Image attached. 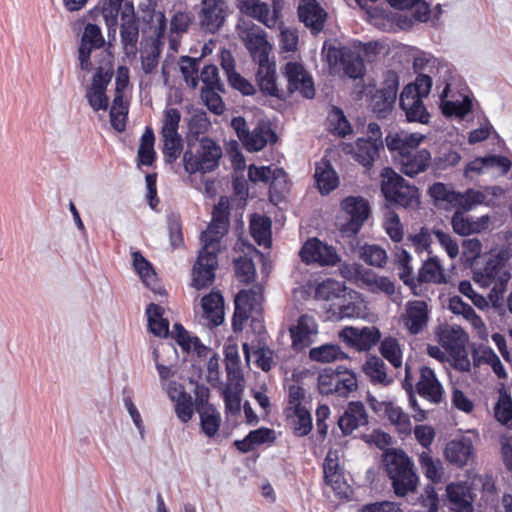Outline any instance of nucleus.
<instances>
[{
    "mask_svg": "<svg viewBox=\"0 0 512 512\" xmlns=\"http://www.w3.org/2000/svg\"><path fill=\"white\" fill-rule=\"evenodd\" d=\"M228 227V224L211 221L201 233L202 247L192 268V286L197 290L208 288L214 282L221 239L228 232Z\"/></svg>",
    "mask_w": 512,
    "mask_h": 512,
    "instance_id": "nucleus-1",
    "label": "nucleus"
},
{
    "mask_svg": "<svg viewBox=\"0 0 512 512\" xmlns=\"http://www.w3.org/2000/svg\"><path fill=\"white\" fill-rule=\"evenodd\" d=\"M383 466L397 496L404 497L416 490L418 476L413 462L403 450H386L383 454Z\"/></svg>",
    "mask_w": 512,
    "mask_h": 512,
    "instance_id": "nucleus-2",
    "label": "nucleus"
},
{
    "mask_svg": "<svg viewBox=\"0 0 512 512\" xmlns=\"http://www.w3.org/2000/svg\"><path fill=\"white\" fill-rule=\"evenodd\" d=\"M221 147L211 138L203 136L200 141L190 140L183 155L184 169L189 174H205L219 166Z\"/></svg>",
    "mask_w": 512,
    "mask_h": 512,
    "instance_id": "nucleus-3",
    "label": "nucleus"
},
{
    "mask_svg": "<svg viewBox=\"0 0 512 512\" xmlns=\"http://www.w3.org/2000/svg\"><path fill=\"white\" fill-rule=\"evenodd\" d=\"M381 191L390 204L396 207L414 208L419 204L418 189L408 184L393 169L386 167L381 172Z\"/></svg>",
    "mask_w": 512,
    "mask_h": 512,
    "instance_id": "nucleus-4",
    "label": "nucleus"
},
{
    "mask_svg": "<svg viewBox=\"0 0 512 512\" xmlns=\"http://www.w3.org/2000/svg\"><path fill=\"white\" fill-rule=\"evenodd\" d=\"M358 389V379L354 371L339 365L333 369L324 368L318 375V390L322 395H336L347 398Z\"/></svg>",
    "mask_w": 512,
    "mask_h": 512,
    "instance_id": "nucleus-5",
    "label": "nucleus"
},
{
    "mask_svg": "<svg viewBox=\"0 0 512 512\" xmlns=\"http://www.w3.org/2000/svg\"><path fill=\"white\" fill-rule=\"evenodd\" d=\"M508 257L504 252L491 254L482 268L474 270V280L482 287L492 286L491 294H502L506 290L510 273L506 268Z\"/></svg>",
    "mask_w": 512,
    "mask_h": 512,
    "instance_id": "nucleus-6",
    "label": "nucleus"
},
{
    "mask_svg": "<svg viewBox=\"0 0 512 512\" xmlns=\"http://www.w3.org/2000/svg\"><path fill=\"white\" fill-rule=\"evenodd\" d=\"M263 301V288L259 285L248 290H240L235 296V309L232 318L234 332L243 330L244 323L249 319L252 311L258 310Z\"/></svg>",
    "mask_w": 512,
    "mask_h": 512,
    "instance_id": "nucleus-7",
    "label": "nucleus"
},
{
    "mask_svg": "<svg viewBox=\"0 0 512 512\" xmlns=\"http://www.w3.org/2000/svg\"><path fill=\"white\" fill-rule=\"evenodd\" d=\"M399 89V76L395 71L388 70L382 82L371 97V107L379 118H385L391 112L397 98Z\"/></svg>",
    "mask_w": 512,
    "mask_h": 512,
    "instance_id": "nucleus-8",
    "label": "nucleus"
},
{
    "mask_svg": "<svg viewBox=\"0 0 512 512\" xmlns=\"http://www.w3.org/2000/svg\"><path fill=\"white\" fill-rule=\"evenodd\" d=\"M239 36L244 42L254 62H267L271 46L267 41L265 31L254 23L244 22L239 26Z\"/></svg>",
    "mask_w": 512,
    "mask_h": 512,
    "instance_id": "nucleus-9",
    "label": "nucleus"
},
{
    "mask_svg": "<svg viewBox=\"0 0 512 512\" xmlns=\"http://www.w3.org/2000/svg\"><path fill=\"white\" fill-rule=\"evenodd\" d=\"M301 260L305 264L319 266H334L340 262V257L334 247L327 245L318 238H309L300 250Z\"/></svg>",
    "mask_w": 512,
    "mask_h": 512,
    "instance_id": "nucleus-10",
    "label": "nucleus"
},
{
    "mask_svg": "<svg viewBox=\"0 0 512 512\" xmlns=\"http://www.w3.org/2000/svg\"><path fill=\"white\" fill-rule=\"evenodd\" d=\"M342 209L349 215V219L341 226L344 236L356 235L369 216L368 202L362 197H346L341 203Z\"/></svg>",
    "mask_w": 512,
    "mask_h": 512,
    "instance_id": "nucleus-11",
    "label": "nucleus"
},
{
    "mask_svg": "<svg viewBox=\"0 0 512 512\" xmlns=\"http://www.w3.org/2000/svg\"><path fill=\"white\" fill-rule=\"evenodd\" d=\"M120 37L124 53L135 57L138 51L139 22L132 2H126L121 14Z\"/></svg>",
    "mask_w": 512,
    "mask_h": 512,
    "instance_id": "nucleus-12",
    "label": "nucleus"
},
{
    "mask_svg": "<svg viewBox=\"0 0 512 512\" xmlns=\"http://www.w3.org/2000/svg\"><path fill=\"white\" fill-rule=\"evenodd\" d=\"M436 337L439 344L454 360L467 358L465 345L468 341V335L461 327L448 324L440 325L437 328Z\"/></svg>",
    "mask_w": 512,
    "mask_h": 512,
    "instance_id": "nucleus-13",
    "label": "nucleus"
},
{
    "mask_svg": "<svg viewBox=\"0 0 512 512\" xmlns=\"http://www.w3.org/2000/svg\"><path fill=\"white\" fill-rule=\"evenodd\" d=\"M151 21L155 24L154 26V39L151 45V50L141 59L142 69L145 74H151L154 72L159 64V58L161 55V46L163 45V39L167 28V20L163 12H154L151 16Z\"/></svg>",
    "mask_w": 512,
    "mask_h": 512,
    "instance_id": "nucleus-14",
    "label": "nucleus"
},
{
    "mask_svg": "<svg viewBox=\"0 0 512 512\" xmlns=\"http://www.w3.org/2000/svg\"><path fill=\"white\" fill-rule=\"evenodd\" d=\"M282 73L287 79L290 93L299 91L305 98L311 99L314 97V82L301 63L287 62L283 67Z\"/></svg>",
    "mask_w": 512,
    "mask_h": 512,
    "instance_id": "nucleus-15",
    "label": "nucleus"
},
{
    "mask_svg": "<svg viewBox=\"0 0 512 512\" xmlns=\"http://www.w3.org/2000/svg\"><path fill=\"white\" fill-rule=\"evenodd\" d=\"M201 4L199 14L201 27L209 33H216L229 14L226 0H202Z\"/></svg>",
    "mask_w": 512,
    "mask_h": 512,
    "instance_id": "nucleus-16",
    "label": "nucleus"
},
{
    "mask_svg": "<svg viewBox=\"0 0 512 512\" xmlns=\"http://www.w3.org/2000/svg\"><path fill=\"white\" fill-rule=\"evenodd\" d=\"M104 44L105 40L99 26L88 23L84 28L78 49V59L81 70L87 72L91 71V53L94 49L103 47Z\"/></svg>",
    "mask_w": 512,
    "mask_h": 512,
    "instance_id": "nucleus-17",
    "label": "nucleus"
},
{
    "mask_svg": "<svg viewBox=\"0 0 512 512\" xmlns=\"http://www.w3.org/2000/svg\"><path fill=\"white\" fill-rule=\"evenodd\" d=\"M429 318L428 305L423 300L408 301L401 316L403 326L410 335L422 333L427 328Z\"/></svg>",
    "mask_w": 512,
    "mask_h": 512,
    "instance_id": "nucleus-18",
    "label": "nucleus"
},
{
    "mask_svg": "<svg viewBox=\"0 0 512 512\" xmlns=\"http://www.w3.org/2000/svg\"><path fill=\"white\" fill-rule=\"evenodd\" d=\"M346 153L366 169H371L384 151V142H373L369 139L357 138L354 144L347 145Z\"/></svg>",
    "mask_w": 512,
    "mask_h": 512,
    "instance_id": "nucleus-19",
    "label": "nucleus"
},
{
    "mask_svg": "<svg viewBox=\"0 0 512 512\" xmlns=\"http://www.w3.org/2000/svg\"><path fill=\"white\" fill-rule=\"evenodd\" d=\"M339 335L348 346L358 351L370 350L381 338V333L375 326L363 327L361 329L345 327Z\"/></svg>",
    "mask_w": 512,
    "mask_h": 512,
    "instance_id": "nucleus-20",
    "label": "nucleus"
},
{
    "mask_svg": "<svg viewBox=\"0 0 512 512\" xmlns=\"http://www.w3.org/2000/svg\"><path fill=\"white\" fill-rule=\"evenodd\" d=\"M444 455L450 464L463 468L474 461L476 451L472 439L461 436L446 444Z\"/></svg>",
    "mask_w": 512,
    "mask_h": 512,
    "instance_id": "nucleus-21",
    "label": "nucleus"
},
{
    "mask_svg": "<svg viewBox=\"0 0 512 512\" xmlns=\"http://www.w3.org/2000/svg\"><path fill=\"white\" fill-rule=\"evenodd\" d=\"M415 387L418 395L423 399L433 404L442 402L444 389L432 368L425 365L420 367L419 380Z\"/></svg>",
    "mask_w": 512,
    "mask_h": 512,
    "instance_id": "nucleus-22",
    "label": "nucleus"
},
{
    "mask_svg": "<svg viewBox=\"0 0 512 512\" xmlns=\"http://www.w3.org/2000/svg\"><path fill=\"white\" fill-rule=\"evenodd\" d=\"M369 423V415L361 401H351L347 404L337 424L344 436L351 435L356 429Z\"/></svg>",
    "mask_w": 512,
    "mask_h": 512,
    "instance_id": "nucleus-23",
    "label": "nucleus"
},
{
    "mask_svg": "<svg viewBox=\"0 0 512 512\" xmlns=\"http://www.w3.org/2000/svg\"><path fill=\"white\" fill-rule=\"evenodd\" d=\"M398 162L403 174L414 177L428 168L431 162V153L427 149H409L408 152L401 153Z\"/></svg>",
    "mask_w": 512,
    "mask_h": 512,
    "instance_id": "nucleus-24",
    "label": "nucleus"
},
{
    "mask_svg": "<svg viewBox=\"0 0 512 512\" xmlns=\"http://www.w3.org/2000/svg\"><path fill=\"white\" fill-rule=\"evenodd\" d=\"M124 0H100L98 4L91 10V14L97 18L102 16L108 29V35H115L118 26V17L121 16Z\"/></svg>",
    "mask_w": 512,
    "mask_h": 512,
    "instance_id": "nucleus-25",
    "label": "nucleus"
},
{
    "mask_svg": "<svg viewBox=\"0 0 512 512\" xmlns=\"http://www.w3.org/2000/svg\"><path fill=\"white\" fill-rule=\"evenodd\" d=\"M298 16L300 21L311 29L312 33H319L326 20V12L316 0H304L298 8Z\"/></svg>",
    "mask_w": 512,
    "mask_h": 512,
    "instance_id": "nucleus-26",
    "label": "nucleus"
},
{
    "mask_svg": "<svg viewBox=\"0 0 512 512\" xmlns=\"http://www.w3.org/2000/svg\"><path fill=\"white\" fill-rule=\"evenodd\" d=\"M256 71V81L260 91L267 96L281 98L276 80V64L275 61L267 60V62H259Z\"/></svg>",
    "mask_w": 512,
    "mask_h": 512,
    "instance_id": "nucleus-27",
    "label": "nucleus"
},
{
    "mask_svg": "<svg viewBox=\"0 0 512 512\" xmlns=\"http://www.w3.org/2000/svg\"><path fill=\"white\" fill-rule=\"evenodd\" d=\"M293 348L300 350L311 344L310 336L317 332V325L312 316L301 315L295 326L289 329Z\"/></svg>",
    "mask_w": 512,
    "mask_h": 512,
    "instance_id": "nucleus-28",
    "label": "nucleus"
},
{
    "mask_svg": "<svg viewBox=\"0 0 512 512\" xmlns=\"http://www.w3.org/2000/svg\"><path fill=\"white\" fill-rule=\"evenodd\" d=\"M277 141L276 133L267 124H258L252 131H249L242 140L244 148L248 152L261 151L268 143Z\"/></svg>",
    "mask_w": 512,
    "mask_h": 512,
    "instance_id": "nucleus-29",
    "label": "nucleus"
},
{
    "mask_svg": "<svg viewBox=\"0 0 512 512\" xmlns=\"http://www.w3.org/2000/svg\"><path fill=\"white\" fill-rule=\"evenodd\" d=\"M314 178L322 195H327L339 185V177L329 160L316 163Z\"/></svg>",
    "mask_w": 512,
    "mask_h": 512,
    "instance_id": "nucleus-30",
    "label": "nucleus"
},
{
    "mask_svg": "<svg viewBox=\"0 0 512 512\" xmlns=\"http://www.w3.org/2000/svg\"><path fill=\"white\" fill-rule=\"evenodd\" d=\"M399 105L405 112L408 122H418L421 124L429 122L430 114L423 103V98L400 94Z\"/></svg>",
    "mask_w": 512,
    "mask_h": 512,
    "instance_id": "nucleus-31",
    "label": "nucleus"
},
{
    "mask_svg": "<svg viewBox=\"0 0 512 512\" xmlns=\"http://www.w3.org/2000/svg\"><path fill=\"white\" fill-rule=\"evenodd\" d=\"M424 138L425 136L420 133H389L385 138V143L387 148L391 152H397L398 158H400L401 153H406L409 149H416Z\"/></svg>",
    "mask_w": 512,
    "mask_h": 512,
    "instance_id": "nucleus-32",
    "label": "nucleus"
},
{
    "mask_svg": "<svg viewBox=\"0 0 512 512\" xmlns=\"http://www.w3.org/2000/svg\"><path fill=\"white\" fill-rule=\"evenodd\" d=\"M224 361L229 383L235 387L241 386L244 377L236 344H228L224 347Z\"/></svg>",
    "mask_w": 512,
    "mask_h": 512,
    "instance_id": "nucleus-33",
    "label": "nucleus"
},
{
    "mask_svg": "<svg viewBox=\"0 0 512 512\" xmlns=\"http://www.w3.org/2000/svg\"><path fill=\"white\" fill-rule=\"evenodd\" d=\"M204 316L213 326H219L224 320V299L220 292H210L202 298Z\"/></svg>",
    "mask_w": 512,
    "mask_h": 512,
    "instance_id": "nucleus-34",
    "label": "nucleus"
},
{
    "mask_svg": "<svg viewBox=\"0 0 512 512\" xmlns=\"http://www.w3.org/2000/svg\"><path fill=\"white\" fill-rule=\"evenodd\" d=\"M193 15L190 12L178 11L173 14L170 20L169 43L173 51L178 50L180 44L179 36L186 33L193 22Z\"/></svg>",
    "mask_w": 512,
    "mask_h": 512,
    "instance_id": "nucleus-35",
    "label": "nucleus"
},
{
    "mask_svg": "<svg viewBox=\"0 0 512 512\" xmlns=\"http://www.w3.org/2000/svg\"><path fill=\"white\" fill-rule=\"evenodd\" d=\"M249 180L270 184V190L275 189L277 183L282 179L285 182L286 173L282 168L272 169L270 166L251 165L248 169Z\"/></svg>",
    "mask_w": 512,
    "mask_h": 512,
    "instance_id": "nucleus-36",
    "label": "nucleus"
},
{
    "mask_svg": "<svg viewBox=\"0 0 512 512\" xmlns=\"http://www.w3.org/2000/svg\"><path fill=\"white\" fill-rule=\"evenodd\" d=\"M363 372L374 385L388 386L393 379L387 375L386 365L378 356L369 357L362 367Z\"/></svg>",
    "mask_w": 512,
    "mask_h": 512,
    "instance_id": "nucleus-37",
    "label": "nucleus"
},
{
    "mask_svg": "<svg viewBox=\"0 0 512 512\" xmlns=\"http://www.w3.org/2000/svg\"><path fill=\"white\" fill-rule=\"evenodd\" d=\"M164 309L155 303L146 308L148 327L152 334L158 337H167L169 334V321L163 318Z\"/></svg>",
    "mask_w": 512,
    "mask_h": 512,
    "instance_id": "nucleus-38",
    "label": "nucleus"
},
{
    "mask_svg": "<svg viewBox=\"0 0 512 512\" xmlns=\"http://www.w3.org/2000/svg\"><path fill=\"white\" fill-rule=\"evenodd\" d=\"M133 258V267L137 274L140 276L142 281L154 292L162 294L164 290L160 288H156L153 283L156 282V272L152 266V264L142 255L140 251H135L132 253Z\"/></svg>",
    "mask_w": 512,
    "mask_h": 512,
    "instance_id": "nucleus-39",
    "label": "nucleus"
},
{
    "mask_svg": "<svg viewBox=\"0 0 512 512\" xmlns=\"http://www.w3.org/2000/svg\"><path fill=\"white\" fill-rule=\"evenodd\" d=\"M412 257L411 255L404 249H400L396 253L395 264L398 270V276L403 281V283L409 286L414 294H416L417 287V276L413 275V267L411 265Z\"/></svg>",
    "mask_w": 512,
    "mask_h": 512,
    "instance_id": "nucleus-40",
    "label": "nucleus"
},
{
    "mask_svg": "<svg viewBox=\"0 0 512 512\" xmlns=\"http://www.w3.org/2000/svg\"><path fill=\"white\" fill-rule=\"evenodd\" d=\"M445 281L443 268L437 257L428 258L417 275V284L442 283Z\"/></svg>",
    "mask_w": 512,
    "mask_h": 512,
    "instance_id": "nucleus-41",
    "label": "nucleus"
},
{
    "mask_svg": "<svg viewBox=\"0 0 512 512\" xmlns=\"http://www.w3.org/2000/svg\"><path fill=\"white\" fill-rule=\"evenodd\" d=\"M447 496L449 501L459 512H473L472 500L469 499L468 489L458 483H451L447 486Z\"/></svg>",
    "mask_w": 512,
    "mask_h": 512,
    "instance_id": "nucleus-42",
    "label": "nucleus"
},
{
    "mask_svg": "<svg viewBox=\"0 0 512 512\" xmlns=\"http://www.w3.org/2000/svg\"><path fill=\"white\" fill-rule=\"evenodd\" d=\"M155 134L151 127L147 126L141 136L138 149V163L144 166H151L156 160L154 149Z\"/></svg>",
    "mask_w": 512,
    "mask_h": 512,
    "instance_id": "nucleus-43",
    "label": "nucleus"
},
{
    "mask_svg": "<svg viewBox=\"0 0 512 512\" xmlns=\"http://www.w3.org/2000/svg\"><path fill=\"white\" fill-rule=\"evenodd\" d=\"M379 352L394 368L402 366L403 351L398 339L385 337L380 343Z\"/></svg>",
    "mask_w": 512,
    "mask_h": 512,
    "instance_id": "nucleus-44",
    "label": "nucleus"
},
{
    "mask_svg": "<svg viewBox=\"0 0 512 512\" xmlns=\"http://www.w3.org/2000/svg\"><path fill=\"white\" fill-rule=\"evenodd\" d=\"M419 465L425 477L432 483H439L443 476V466L439 459H434L430 451H423L419 455Z\"/></svg>",
    "mask_w": 512,
    "mask_h": 512,
    "instance_id": "nucleus-45",
    "label": "nucleus"
},
{
    "mask_svg": "<svg viewBox=\"0 0 512 512\" xmlns=\"http://www.w3.org/2000/svg\"><path fill=\"white\" fill-rule=\"evenodd\" d=\"M328 130L339 137H345L352 133V127L344 112L339 107L333 106L328 114Z\"/></svg>",
    "mask_w": 512,
    "mask_h": 512,
    "instance_id": "nucleus-46",
    "label": "nucleus"
},
{
    "mask_svg": "<svg viewBox=\"0 0 512 512\" xmlns=\"http://www.w3.org/2000/svg\"><path fill=\"white\" fill-rule=\"evenodd\" d=\"M309 357L313 361L329 363L336 360H342L347 358L339 345L336 344H324L319 347L312 348L309 351Z\"/></svg>",
    "mask_w": 512,
    "mask_h": 512,
    "instance_id": "nucleus-47",
    "label": "nucleus"
},
{
    "mask_svg": "<svg viewBox=\"0 0 512 512\" xmlns=\"http://www.w3.org/2000/svg\"><path fill=\"white\" fill-rule=\"evenodd\" d=\"M162 153L168 162H174L182 153L183 140L179 133H161Z\"/></svg>",
    "mask_w": 512,
    "mask_h": 512,
    "instance_id": "nucleus-48",
    "label": "nucleus"
},
{
    "mask_svg": "<svg viewBox=\"0 0 512 512\" xmlns=\"http://www.w3.org/2000/svg\"><path fill=\"white\" fill-rule=\"evenodd\" d=\"M211 122L205 112L195 113L192 115L188 124L187 143L190 140L200 141L208 132Z\"/></svg>",
    "mask_w": 512,
    "mask_h": 512,
    "instance_id": "nucleus-49",
    "label": "nucleus"
},
{
    "mask_svg": "<svg viewBox=\"0 0 512 512\" xmlns=\"http://www.w3.org/2000/svg\"><path fill=\"white\" fill-rule=\"evenodd\" d=\"M240 12L264 24V18L269 12V5L260 0H237Z\"/></svg>",
    "mask_w": 512,
    "mask_h": 512,
    "instance_id": "nucleus-50",
    "label": "nucleus"
},
{
    "mask_svg": "<svg viewBox=\"0 0 512 512\" xmlns=\"http://www.w3.org/2000/svg\"><path fill=\"white\" fill-rule=\"evenodd\" d=\"M359 256L367 265L375 267H384L388 259L386 251L375 244H365L361 247Z\"/></svg>",
    "mask_w": 512,
    "mask_h": 512,
    "instance_id": "nucleus-51",
    "label": "nucleus"
},
{
    "mask_svg": "<svg viewBox=\"0 0 512 512\" xmlns=\"http://www.w3.org/2000/svg\"><path fill=\"white\" fill-rule=\"evenodd\" d=\"M432 87V78L426 74H419L415 81L404 87L401 95L425 98Z\"/></svg>",
    "mask_w": 512,
    "mask_h": 512,
    "instance_id": "nucleus-52",
    "label": "nucleus"
},
{
    "mask_svg": "<svg viewBox=\"0 0 512 512\" xmlns=\"http://www.w3.org/2000/svg\"><path fill=\"white\" fill-rule=\"evenodd\" d=\"M293 434L297 437H305L313 429L311 413L306 408L294 410Z\"/></svg>",
    "mask_w": 512,
    "mask_h": 512,
    "instance_id": "nucleus-53",
    "label": "nucleus"
},
{
    "mask_svg": "<svg viewBox=\"0 0 512 512\" xmlns=\"http://www.w3.org/2000/svg\"><path fill=\"white\" fill-rule=\"evenodd\" d=\"M344 73L353 79L360 78L365 73V65L359 53L349 50L348 56L341 63Z\"/></svg>",
    "mask_w": 512,
    "mask_h": 512,
    "instance_id": "nucleus-54",
    "label": "nucleus"
},
{
    "mask_svg": "<svg viewBox=\"0 0 512 512\" xmlns=\"http://www.w3.org/2000/svg\"><path fill=\"white\" fill-rule=\"evenodd\" d=\"M200 421L203 432L208 437H213L219 430L221 424L220 413L214 408H207L205 411H200Z\"/></svg>",
    "mask_w": 512,
    "mask_h": 512,
    "instance_id": "nucleus-55",
    "label": "nucleus"
},
{
    "mask_svg": "<svg viewBox=\"0 0 512 512\" xmlns=\"http://www.w3.org/2000/svg\"><path fill=\"white\" fill-rule=\"evenodd\" d=\"M182 61L184 64L181 65L180 70L183 78L190 88L195 89L199 82V60L185 56Z\"/></svg>",
    "mask_w": 512,
    "mask_h": 512,
    "instance_id": "nucleus-56",
    "label": "nucleus"
},
{
    "mask_svg": "<svg viewBox=\"0 0 512 512\" xmlns=\"http://www.w3.org/2000/svg\"><path fill=\"white\" fill-rule=\"evenodd\" d=\"M200 79L204 84L202 89H217L224 92V85L219 78V70L214 64L205 65L202 68Z\"/></svg>",
    "mask_w": 512,
    "mask_h": 512,
    "instance_id": "nucleus-57",
    "label": "nucleus"
},
{
    "mask_svg": "<svg viewBox=\"0 0 512 512\" xmlns=\"http://www.w3.org/2000/svg\"><path fill=\"white\" fill-rule=\"evenodd\" d=\"M429 194L436 202H447L451 205H457V199L460 193L451 191L441 182H436L429 188Z\"/></svg>",
    "mask_w": 512,
    "mask_h": 512,
    "instance_id": "nucleus-58",
    "label": "nucleus"
},
{
    "mask_svg": "<svg viewBox=\"0 0 512 512\" xmlns=\"http://www.w3.org/2000/svg\"><path fill=\"white\" fill-rule=\"evenodd\" d=\"M460 160V154L450 149L434 157V159L431 158L430 165L435 171H443L456 166Z\"/></svg>",
    "mask_w": 512,
    "mask_h": 512,
    "instance_id": "nucleus-59",
    "label": "nucleus"
},
{
    "mask_svg": "<svg viewBox=\"0 0 512 512\" xmlns=\"http://www.w3.org/2000/svg\"><path fill=\"white\" fill-rule=\"evenodd\" d=\"M86 98L94 111L107 110L109 106V98L106 94V90L89 86L86 90Z\"/></svg>",
    "mask_w": 512,
    "mask_h": 512,
    "instance_id": "nucleus-60",
    "label": "nucleus"
},
{
    "mask_svg": "<svg viewBox=\"0 0 512 512\" xmlns=\"http://www.w3.org/2000/svg\"><path fill=\"white\" fill-rule=\"evenodd\" d=\"M325 483L332 488L339 497H348L349 485L341 470L324 474Z\"/></svg>",
    "mask_w": 512,
    "mask_h": 512,
    "instance_id": "nucleus-61",
    "label": "nucleus"
},
{
    "mask_svg": "<svg viewBox=\"0 0 512 512\" xmlns=\"http://www.w3.org/2000/svg\"><path fill=\"white\" fill-rule=\"evenodd\" d=\"M453 230L462 236H467L473 233L479 232L478 223L471 221L468 217L463 214L456 212L452 217Z\"/></svg>",
    "mask_w": 512,
    "mask_h": 512,
    "instance_id": "nucleus-62",
    "label": "nucleus"
},
{
    "mask_svg": "<svg viewBox=\"0 0 512 512\" xmlns=\"http://www.w3.org/2000/svg\"><path fill=\"white\" fill-rule=\"evenodd\" d=\"M442 113L446 116L464 117L472 111V103L470 99L465 98L463 101H443Z\"/></svg>",
    "mask_w": 512,
    "mask_h": 512,
    "instance_id": "nucleus-63",
    "label": "nucleus"
},
{
    "mask_svg": "<svg viewBox=\"0 0 512 512\" xmlns=\"http://www.w3.org/2000/svg\"><path fill=\"white\" fill-rule=\"evenodd\" d=\"M276 28L280 30V45L286 52H294L297 50L298 33L295 29L287 28L284 22L277 25Z\"/></svg>",
    "mask_w": 512,
    "mask_h": 512,
    "instance_id": "nucleus-64",
    "label": "nucleus"
}]
</instances>
